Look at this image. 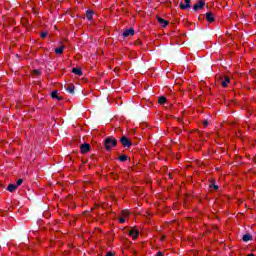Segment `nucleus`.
Listing matches in <instances>:
<instances>
[{"instance_id": "f257e3e1", "label": "nucleus", "mask_w": 256, "mask_h": 256, "mask_svg": "<svg viewBox=\"0 0 256 256\" xmlns=\"http://www.w3.org/2000/svg\"><path fill=\"white\" fill-rule=\"evenodd\" d=\"M104 146L106 151H111L113 147H117V139L113 136H108L104 139Z\"/></svg>"}, {"instance_id": "f03ea898", "label": "nucleus", "mask_w": 256, "mask_h": 256, "mask_svg": "<svg viewBox=\"0 0 256 256\" xmlns=\"http://www.w3.org/2000/svg\"><path fill=\"white\" fill-rule=\"evenodd\" d=\"M120 143L126 149H129V147H131V145H133V142H131V140H129V138H127V136H125V135H123L120 138Z\"/></svg>"}, {"instance_id": "7ed1b4c3", "label": "nucleus", "mask_w": 256, "mask_h": 256, "mask_svg": "<svg viewBox=\"0 0 256 256\" xmlns=\"http://www.w3.org/2000/svg\"><path fill=\"white\" fill-rule=\"evenodd\" d=\"M205 8V1L204 0H199L197 4L193 6L194 11H201V9Z\"/></svg>"}, {"instance_id": "20e7f679", "label": "nucleus", "mask_w": 256, "mask_h": 256, "mask_svg": "<svg viewBox=\"0 0 256 256\" xmlns=\"http://www.w3.org/2000/svg\"><path fill=\"white\" fill-rule=\"evenodd\" d=\"M80 151L82 154L89 153L91 151V145L89 143H84L80 146Z\"/></svg>"}, {"instance_id": "39448f33", "label": "nucleus", "mask_w": 256, "mask_h": 256, "mask_svg": "<svg viewBox=\"0 0 256 256\" xmlns=\"http://www.w3.org/2000/svg\"><path fill=\"white\" fill-rule=\"evenodd\" d=\"M123 37H133V35H135V30L133 28H130V29H126L124 30L123 32Z\"/></svg>"}, {"instance_id": "423d86ee", "label": "nucleus", "mask_w": 256, "mask_h": 256, "mask_svg": "<svg viewBox=\"0 0 256 256\" xmlns=\"http://www.w3.org/2000/svg\"><path fill=\"white\" fill-rule=\"evenodd\" d=\"M65 91H67V93H70V95H75V85L68 84L67 86H65Z\"/></svg>"}, {"instance_id": "0eeeda50", "label": "nucleus", "mask_w": 256, "mask_h": 256, "mask_svg": "<svg viewBox=\"0 0 256 256\" xmlns=\"http://www.w3.org/2000/svg\"><path fill=\"white\" fill-rule=\"evenodd\" d=\"M185 4L183 2L180 3V9L185 11V9H189L191 7V0H184Z\"/></svg>"}, {"instance_id": "6e6552de", "label": "nucleus", "mask_w": 256, "mask_h": 256, "mask_svg": "<svg viewBox=\"0 0 256 256\" xmlns=\"http://www.w3.org/2000/svg\"><path fill=\"white\" fill-rule=\"evenodd\" d=\"M157 21L161 25V27L165 28L167 25H169V21L157 16Z\"/></svg>"}, {"instance_id": "1a4fd4ad", "label": "nucleus", "mask_w": 256, "mask_h": 256, "mask_svg": "<svg viewBox=\"0 0 256 256\" xmlns=\"http://www.w3.org/2000/svg\"><path fill=\"white\" fill-rule=\"evenodd\" d=\"M206 21H208V23H213V21H215V16L213 15V12L206 13Z\"/></svg>"}, {"instance_id": "9d476101", "label": "nucleus", "mask_w": 256, "mask_h": 256, "mask_svg": "<svg viewBox=\"0 0 256 256\" xmlns=\"http://www.w3.org/2000/svg\"><path fill=\"white\" fill-rule=\"evenodd\" d=\"M129 235L130 237H132L133 239H137V237H139V231H137L136 229H131L129 231Z\"/></svg>"}, {"instance_id": "9b49d317", "label": "nucleus", "mask_w": 256, "mask_h": 256, "mask_svg": "<svg viewBox=\"0 0 256 256\" xmlns=\"http://www.w3.org/2000/svg\"><path fill=\"white\" fill-rule=\"evenodd\" d=\"M72 73L74 75H77L78 77H81V75H83V70H81V68H72Z\"/></svg>"}, {"instance_id": "f8f14e48", "label": "nucleus", "mask_w": 256, "mask_h": 256, "mask_svg": "<svg viewBox=\"0 0 256 256\" xmlns=\"http://www.w3.org/2000/svg\"><path fill=\"white\" fill-rule=\"evenodd\" d=\"M242 241H244V243H248V241H253V236L251 234H244L242 237Z\"/></svg>"}, {"instance_id": "ddd939ff", "label": "nucleus", "mask_w": 256, "mask_h": 256, "mask_svg": "<svg viewBox=\"0 0 256 256\" xmlns=\"http://www.w3.org/2000/svg\"><path fill=\"white\" fill-rule=\"evenodd\" d=\"M51 97H52V99H57V101H61V99H62V98L58 95L57 90L52 91Z\"/></svg>"}, {"instance_id": "4468645a", "label": "nucleus", "mask_w": 256, "mask_h": 256, "mask_svg": "<svg viewBox=\"0 0 256 256\" xmlns=\"http://www.w3.org/2000/svg\"><path fill=\"white\" fill-rule=\"evenodd\" d=\"M95 12H93V10H87L86 11V18L88 19V21H91V19H93V15Z\"/></svg>"}, {"instance_id": "2eb2a0df", "label": "nucleus", "mask_w": 256, "mask_h": 256, "mask_svg": "<svg viewBox=\"0 0 256 256\" xmlns=\"http://www.w3.org/2000/svg\"><path fill=\"white\" fill-rule=\"evenodd\" d=\"M158 103L159 105H165V103H167V98L165 96H160L158 98Z\"/></svg>"}, {"instance_id": "dca6fc26", "label": "nucleus", "mask_w": 256, "mask_h": 256, "mask_svg": "<svg viewBox=\"0 0 256 256\" xmlns=\"http://www.w3.org/2000/svg\"><path fill=\"white\" fill-rule=\"evenodd\" d=\"M231 83V79L229 77H225L222 81V87H227Z\"/></svg>"}, {"instance_id": "f3484780", "label": "nucleus", "mask_w": 256, "mask_h": 256, "mask_svg": "<svg viewBox=\"0 0 256 256\" xmlns=\"http://www.w3.org/2000/svg\"><path fill=\"white\" fill-rule=\"evenodd\" d=\"M16 189H17V186L15 184H9L8 185V191L10 193H13L14 191H16Z\"/></svg>"}, {"instance_id": "a211bd4d", "label": "nucleus", "mask_w": 256, "mask_h": 256, "mask_svg": "<svg viewBox=\"0 0 256 256\" xmlns=\"http://www.w3.org/2000/svg\"><path fill=\"white\" fill-rule=\"evenodd\" d=\"M63 49H65V46H60L58 48L55 49V53L56 55H61V53H63Z\"/></svg>"}, {"instance_id": "6ab92c4d", "label": "nucleus", "mask_w": 256, "mask_h": 256, "mask_svg": "<svg viewBox=\"0 0 256 256\" xmlns=\"http://www.w3.org/2000/svg\"><path fill=\"white\" fill-rule=\"evenodd\" d=\"M209 188L210 189H214V191H218L219 190V186L217 184H215V182H212L210 185H209Z\"/></svg>"}, {"instance_id": "aec40b11", "label": "nucleus", "mask_w": 256, "mask_h": 256, "mask_svg": "<svg viewBox=\"0 0 256 256\" xmlns=\"http://www.w3.org/2000/svg\"><path fill=\"white\" fill-rule=\"evenodd\" d=\"M118 159L121 163H125L127 161V155H121Z\"/></svg>"}, {"instance_id": "412c9836", "label": "nucleus", "mask_w": 256, "mask_h": 256, "mask_svg": "<svg viewBox=\"0 0 256 256\" xmlns=\"http://www.w3.org/2000/svg\"><path fill=\"white\" fill-rule=\"evenodd\" d=\"M48 33L47 32H40V37L41 39H46L47 38Z\"/></svg>"}, {"instance_id": "4be33fe9", "label": "nucleus", "mask_w": 256, "mask_h": 256, "mask_svg": "<svg viewBox=\"0 0 256 256\" xmlns=\"http://www.w3.org/2000/svg\"><path fill=\"white\" fill-rule=\"evenodd\" d=\"M32 74H34V75H37L38 77L41 75V72H40V70H33L32 71Z\"/></svg>"}, {"instance_id": "5701e85b", "label": "nucleus", "mask_w": 256, "mask_h": 256, "mask_svg": "<svg viewBox=\"0 0 256 256\" xmlns=\"http://www.w3.org/2000/svg\"><path fill=\"white\" fill-rule=\"evenodd\" d=\"M23 184V179H18L16 182V187H19Z\"/></svg>"}, {"instance_id": "b1692460", "label": "nucleus", "mask_w": 256, "mask_h": 256, "mask_svg": "<svg viewBox=\"0 0 256 256\" xmlns=\"http://www.w3.org/2000/svg\"><path fill=\"white\" fill-rule=\"evenodd\" d=\"M122 214L124 215V217H129V211L128 210H123Z\"/></svg>"}, {"instance_id": "393cba45", "label": "nucleus", "mask_w": 256, "mask_h": 256, "mask_svg": "<svg viewBox=\"0 0 256 256\" xmlns=\"http://www.w3.org/2000/svg\"><path fill=\"white\" fill-rule=\"evenodd\" d=\"M176 135H181V133H182V130L181 129H179V128H176Z\"/></svg>"}, {"instance_id": "a878e982", "label": "nucleus", "mask_w": 256, "mask_h": 256, "mask_svg": "<svg viewBox=\"0 0 256 256\" xmlns=\"http://www.w3.org/2000/svg\"><path fill=\"white\" fill-rule=\"evenodd\" d=\"M203 125H204V127H207V126L209 125V121L204 120V121H203Z\"/></svg>"}, {"instance_id": "bb28decb", "label": "nucleus", "mask_w": 256, "mask_h": 256, "mask_svg": "<svg viewBox=\"0 0 256 256\" xmlns=\"http://www.w3.org/2000/svg\"><path fill=\"white\" fill-rule=\"evenodd\" d=\"M119 223H125V218H124V217H121V218L119 219Z\"/></svg>"}, {"instance_id": "cd10ccee", "label": "nucleus", "mask_w": 256, "mask_h": 256, "mask_svg": "<svg viewBox=\"0 0 256 256\" xmlns=\"http://www.w3.org/2000/svg\"><path fill=\"white\" fill-rule=\"evenodd\" d=\"M156 256H163V252L161 251L157 252Z\"/></svg>"}, {"instance_id": "c85d7f7f", "label": "nucleus", "mask_w": 256, "mask_h": 256, "mask_svg": "<svg viewBox=\"0 0 256 256\" xmlns=\"http://www.w3.org/2000/svg\"><path fill=\"white\" fill-rule=\"evenodd\" d=\"M106 256H113V254L111 252H108Z\"/></svg>"}, {"instance_id": "c756f323", "label": "nucleus", "mask_w": 256, "mask_h": 256, "mask_svg": "<svg viewBox=\"0 0 256 256\" xmlns=\"http://www.w3.org/2000/svg\"><path fill=\"white\" fill-rule=\"evenodd\" d=\"M178 121H179L180 123H183V120H182V119H178Z\"/></svg>"}]
</instances>
